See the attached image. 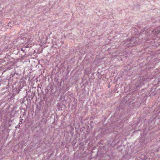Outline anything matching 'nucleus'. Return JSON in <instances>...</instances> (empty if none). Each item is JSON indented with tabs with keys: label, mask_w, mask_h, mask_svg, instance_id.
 I'll use <instances>...</instances> for the list:
<instances>
[{
	"label": "nucleus",
	"mask_w": 160,
	"mask_h": 160,
	"mask_svg": "<svg viewBox=\"0 0 160 160\" xmlns=\"http://www.w3.org/2000/svg\"><path fill=\"white\" fill-rule=\"evenodd\" d=\"M153 34L158 38H160V27L155 29L152 32Z\"/></svg>",
	"instance_id": "1"
},
{
	"label": "nucleus",
	"mask_w": 160,
	"mask_h": 160,
	"mask_svg": "<svg viewBox=\"0 0 160 160\" xmlns=\"http://www.w3.org/2000/svg\"><path fill=\"white\" fill-rule=\"evenodd\" d=\"M84 72H84V73H88V72H87V69H85L84 70Z\"/></svg>",
	"instance_id": "2"
}]
</instances>
